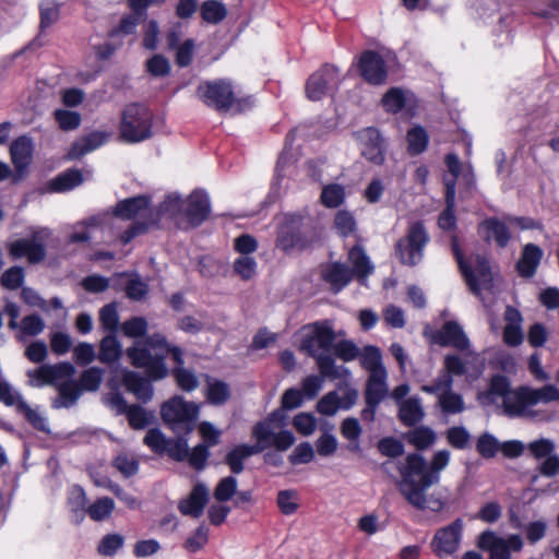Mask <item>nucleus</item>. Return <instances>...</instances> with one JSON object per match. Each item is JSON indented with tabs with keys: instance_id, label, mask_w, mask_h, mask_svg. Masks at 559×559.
Here are the masks:
<instances>
[{
	"instance_id": "obj_8",
	"label": "nucleus",
	"mask_w": 559,
	"mask_h": 559,
	"mask_svg": "<svg viewBox=\"0 0 559 559\" xmlns=\"http://www.w3.org/2000/svg\"><path fill=\"white\" fill-rule=\"evenodd\" d=\"M275 246L286 254L302 251L309 247L300 214H284L277 223Z\"/></svg>"
},
{
	"instance_id": "obj_18",
	"label": "nucleus",
	"mask_w": 559,
	"mask_h": 559,
	"mask_svg": "<svg viewBox=\"0 0 559 559\" xmlns=\"http://www.w3.org/2000/svg\"><path fill=\"white\" fill-rule=\"evenodd\" d=\"M361 155L369 162L381 165L384 162V144L380 132L374 128H365L356 133Z\"/></svg>"
},
{
	"instance_id": "obj_34",
	"label": "nucleus",
	"mask_w": 559,
	"mask_h": 559,
	"mask_svg": "<svg viewBox=\"0 0 559 559\" xmlns=\"http://www.w3.org/2000/svg\"><path fill=\"white\" fill-rule=\"evenodd\" d=\"M386 379V371L369 374L365 392L366 401H371L372 403H381L383 401L389 393Z\"/></svg>"
},
{
	"instance_id": "obj_21",
	"label": "nucleus",
	"mask_w": 559,
	"mask_h": 559,
	"mask_svg": "<svg viewBox=\"0 0 559 559\" xmlns=\"http://www.w3.org/2000/svg\"><path fill=\"white\" fill-rule=\"evenodd\" d=\"M185 204L186 206L183 209V216L193 227L201 225L210 215V198L204 191H193Z\"/></svg>"
},
{
	"instance_id": "obj_61",
	"label": "nucleus",
	"mask_w": 559,
	"mask_h": 559,
	"mask_svg": "<svg viewBox=\"0 0 559 559\" xmlns=\"http://www.w3.org/2000/svg\"><path fill=\"white\" fill-rule=\"evenodd\" d=\"M22 394L15 390L8 381L0 380V403L5 406H14L16 409L23 403Z\"/></svg>"
},
{
	"instance_id": "obj_35",
	"label": "nucleus",
	"mask_w": 559,
	"mask_h": 559,
	"mask_svg": "<svg viewBox=\"0 0 559 559\" xmlns=\"http://www.w3.org/2000/svg\"><path fill=\"white\" fill-rule=\"evenodd\" d=\"M424 415L425 413L420 399L411 397L401 402L399 407V417L405 426H415L424 418Z\"/></svg>"
},
{
	"instance_id": "obj_4",
	"label": "nucleus",
	"mask_w": 559,
	"mask_h": 559,
	"mask_svg": "<svg viewBox=\"0 0 559 559\" xmlns=\"http://www.w3.org/2000/svg\"><path fill=\"white\" fill-rule=\"evenodd\" d=\"M197 94L206 106L213 107L223 114H241L252 108L254 104L250 96L235 97L231 82L227 80L204 82L199 85Z\"/></svg>"
},
{
	"instance_id": "obj_1",
	"label": "nucleus",
	"mask_w": 559,
	"mask_h": 559,
	"mask_svg": "<svg viewBox=\"0 0 559 559\" xmlns=\"http://www.w3.org/2000/svg\"><path fill=\"white\" fill-rule=\"evenodd\" d=\"M450 452L437 451L430 463L419 453H409L405 463L399 468L401 479L397 489L402 497L413 508L432 512L441 511L445 506V499L438 492L428 495V489L441 479V472L449 465Z\"/></svg>"
},
{
	"instance_id": "obj_28",
	"label": "nucleus",
	"mask_w": 559,
	"mask_h": 559,
	"mask_svg": "<svg viewBox=\"0 0 559 559\" xmlns=\"http://www.w3.org/2000/svg\"><path fill=\"white\" fill-rule=\"evenodd\" d=\"M207 501L209 489L204 484L199 483L193 487L190 495L180 501L178 508L183 515H190L198 519L203 514V510Z\"/></svg>"
},
{
	"instance_id": "obj_41",
	"label": "nucleus",
	"mask_w": 559,
	"mask_h": 559,
	"mask_svg": "<svg viewBox=\"0 0 559 559\" xmlns=\"http://www.w3.org/2000/svg\"><path fill=\"white\" fill-rule=\"evenodd\" d=\"M445 210L440 214L438 219V225L440 228L444 230H450L455 226V215H454V205H455V190H454V181L447 183L445 191Z\"/></svg>"
},
{
	"instance_id": "obj_11",
	"label": "nucleus",
	"mask_w": 559,
	"mask_h": 559,
	"mask_svg": "<svg viewBox=\"0 0 559 559\" xmlns=\"http://www.w3.org/2000/svg\"><path fill=\"white\" fill-rule=\"evenodd\" d=\"M453 379L449 374H439L431 384L421 386L426 393L433 394L438 404L445 415H454L465 409L464 400L461 394L452 390Z\"/></svg>"
},
{
	"instance_id": "obj_15",
	"label": "nucleus",
	"mask_w": 559,
	"mask_h": 559,
	"mask_svg": "<svg viewBox=\"0 0 559 559\" xmlns=\"http://www.w3.org/2000/svg\"><path fill=\"white\" fill-rule=\"evenodd\" d=\"M463 528L462 519H456L449 525L437 530L430 543L433 554L440 559L454 555L460 549Z\"/></svg>"
},
{
	"instance_id": "obj_26",
	"label": "nucleus",
	"mask_w": 559,
	"mask_h": 559,
	"mask_svg": "<svg viewBox=\"0 0 559 559\" xmlns=\"http://www.w3.org/2000/svg\"><path fill=\"white\" fill-rule=\"evenodd\" d=\"M479 234L486 242H496L498 247L504 248L511 239V233L504 222L496 217L483 221L478 227Z\"/></svg>"
},
{
	"instance_id": "obj_57",
	"label": "nucleus",
	"mask_w": 559,
	"mask_h": 559,
	"mask_svg": "<svg viewBox=\"0 0 559 559\" xmlns=\"http://www.w3.org/2000/svg\"><path fill=\"white\" fill-rule=\"evenodd\" d=\"M40 28L41 31L50 27L60 16V10L53 0H44L40 3Z\"/></svg>"
},
{
	"instance_id": "obj_38",
	"label": "nucleus",
	"mask_w": 559,
	"mask_h": 559,
	"mask_svg": "<svg viewBox=\"0 0 559 559\" xmlns=\"http://www.w3.org/2000/svg\"><path fill=\"white\" fill-rule=\"evenodd\" d=\"M257 453L260 452L254 444H239L227 453L226 464L234 474H240L243 471V461Z\"/></svg>"
},
{
	"instance_id": "obj_46",
	"label": "nucleus",
	"mask_w": 559,
	"mask_h": 559,
	"mask_svg": "<svg viewBox=\"0 0 559 559\" xmlns=\"http://www.w3.org/2000/svg\"><path fill=\"white\" fill-rule=\"evenodd\" d=\"M406 440L417 450H425L435 443L436 433L432 429L421 426L408 431Z\"/></svg>"
},
{
	"instance_id": "obj_50",
	"label": "nucleus",
	"mask_w": 559,
	"mask_h": 559,
	"mask_svg": "<svg viewBox=\"0 0 559 559\" xmlns=\"http://www.w3.org/2000/svg\"><path fill=\"white\" fill-rule=\"evenodd\" d=\"M527 393L530 394L532 406L538 403L547 404L559 399V389L554 384H546L538 389L528 386Z\"/></svg>"
},
{
	"instance_id": "obj_53",
	"label": "nucleus",
	"mask_w": 559,
	"mask_h": 559,
	"mask_svg": "<svg viewBox=\"0 0 559 559\" xmlns=\"http://www.w3.org/2000/svg\"><path fill=\"white\" fill-rule=\"evenodd\" d=\"M20 338L24 336H36L45 329V322L38 314L24 317L19 323Z\"/></svg>"
},
{
	"instance_id": "obj_47",
	"label": "nucleus",
	"mask_w": 559,
	"mask_h": 559,
	"mask_svg": "<svg viewBox=\"0 0 559 559\" xmlns=\"http://www.w3.org/2000/svg\"><path fill=\"white\" fill-rule=\"evenodd\" d=\"M227 15L225 5L216 0H206L201 4V16L206 23L217 24Z\"/></svg>"
},
{
	"instance_id": "obj_44",
	"label": "nucleus",
	"mask_w": 559,
	"mask_h": 559,
	"mask_svg": "<svg viewBox=\"0 0 559 559\" xmlns=\"http://www.w3.org/2000/svg\"><path fill=\"white\" fill-rule=\"evenodd\" d=\"M511 391L512 390H510V384L507 378L502 376H496L491 379L488 391L481 394L479 399L483 403H495L498 401V399L503 401L507 394H509Z\"/></svg>"
},
{
	"instance_id": "obj_54",
	"label": "nucleus",
	"mask_w": 559,
	"mask_h": 559,
	"mask_svg": "<svg viewBox=\"0 0 559 559\" xmlns=\"http://www.w3.org/2000/svg\"><path fill=\"white\" fill-rule=\"evenodd\" d=\"M99 321L103 330L109 334H116L119 325V316L115 304L104 306L99 312Z\"/></svg>"
},
{
	"instance_id": "obj_48",
	"label": "nucleus",
	"mask_w": 559,
	"mask_h": 559,
	"mask_svg": "<svg viewBox=\"0 0 559 559\" xmlns=\"http://www.w3.org/2000/svg\"><path fill=\"white\" fill-rule=\"evenodd\" d=\"M68 504L78 521L82 520L86 512L85 491L80 486H72L68 493Z\"/></svg>"
},
{
	"instance_id": "obj_58",
	"label": "nucleus",
	"mask_w": 559,
	"mask_h": 559,
	"mask_svg": "<svg viewBox=\"0 0 559 559\" xmlns=\"http://www.w3.org/2000/svg\"><path fill=\"white\" fill-rule=\"evenodd\" d=\"M185 201L179 194L170 193L159 205V214L177 217L183 215Z\"/></svg>"
},
{
	"instance_id": "obj_17",
	"label": "nucleus",
	"mask_w": 559,
	"mask_h": 559,
	"mask_svg": "<svg viewBox=\"0 0 559 559\" xmlns=\"http://www.w3.org/2000/svg\"><path fill=\"white\" fill-rule=\"evenodd\" d=\"M105 402L118 415L124 414L133 429H143L152 421L151 413L139 405H128L124 397L118 392L109 393Z\"/></svg>"
},
{
	"instance_id": "obj_29",
	"label": "nucleus",
	"mask_w": 559,
	"mask_h": 559,
	"mask_svg": "<svg viewBox=\"0 0 559 559\" xmlns=\"http://www.w3.org/2000/svg\"><path fill=\"white\" fill-rule=\"evenodd\" d=\"M112 218L114 216L108 213H100L88 217L87 219L78 224V227H82L83 229L72 233L69 237V241L72 243L88 241L92 238L93 229H110Z\"/></svg>"
},
{
	"instance_id": "obj_20",
	"label": "nucleus",
	"mask_w": 559,
	"mask_h": 559,
	"mask_svg": "<svg viewBox=\"0 0 559 559\" xmlns=\"http://www.w3.org/2000/svg\"><path fill=\"white\" fill-rule=\"evenodd\" d=\"M360 75L372 85H381L386 80V68L383 58L371 50L361 53L358 61Z\"/></svg>"
},
{
	"instance_id": "obj_36",
	"label": "nucleus",
	"mask_w": 559,
	"mask_h": 559,
	"mask_svg": "<svg viewBox=\"0 0 559 559\" xmlns=\"http://www.w3.org/2000/svg\"><path fill=\"white\" fill-rule=\"evenodd\" d=\"M122 356V346L116 334H108L103 337L99 344L98 360L103 364L111 365L119 361Z\"/></svg>"
},
{
	"instance_id": "obj_33",
	"label": "nucleus",
	"mask_w": 559,
	"mask_h": 559,
	"mask_svg": "<svg viewBox=\"0 0 559 559\" xmlns=\"http://www.w3.org/2000/svg\"><path fill=\"white\" fill-rule=\"evenodd\" d=\"M122 382L126 389L133 393L139 401L146 403L152 399L153 386L151 381L140 376L138 372L127 371Z\"/></svg>"
},
{
	"instance_id": "obj_45",
	"label": "nucleus",
	"mask_w": 559,
	"mask_h": 559,
	"mask_svg": "<svg viewBox=\"0 0 559 559\" xmlns=\"http://www.w3.org/2000/svg\"><path fill=\"white\" fill-rule=\"evenodd\" d=\"M407 150L411 155L421 154L428 146L429 135L420 126H414L406 134Z\"/></svg>"
},
{
	"instance_id": "obj_52",
	"label": "nucleus",
	"mask_w": 559,
	"mask_h": 559,
	"mask_svg": "<svg viewBox=\"0 0 559 559\" xmlns=\"http://www.w3.org/2000/svg\"><path fill=\"white\" fill-rule=\"evenodd\" d=\"M81 391L78 385L73 382H67L59 386V396L55 401L53 406L56 408L60 407H71L75 404L78 399L80 397Z\"/></svg>"
},
{
	"instance_id": "obj_16",
	"label": "nucleus",
	"mask_w": 559,
	"mask_h": 559,
	"mask_svg": "<svg viewBox=\"0 0 559 559\" xmlns=\"http://www.w3.org/2000/svg\"><path fill=\"white\" fill-rule=\"evenodd\" d=\"M531 455L538 461L537 469L545 477H555L559 474V454L552 440L540 438L527 444Z\"/></svg>"
},
{
	"instance_id": "obj_64",
	"label": "nucleus",
	"mask_w": 559,
	"mask_h": 559,
	"mask_svg": "<svg viewBox=\"0 0 559 559\" xmlns=\"http://www.w3.org/2000/svg\"><path fill=\"white\" fill-rule=\"evenodd\" d=\"M338 409H341L340 395L336 391L326 393L317 404V411L325 416H333Z\"/></svg>"
},
{
	"instance_id": "obj_60",
	"label": "nucleus",
	"mask_w": 559,
	"mask_h": 559,
	"mask_svg": "<svg viewBox=\"0 0 559 559\" xmlns=\"http://www.w3.org/2000/svg\"><path fill=\"white\" fill-rule=\"evenodd\" d=\"M237 479L234 476H227L221 479L214 490V498L219 502H226L237 491Z\"/></svg>"
},
{
	"instance_id": "obj_49",
	"label": "nucleus",
	"mask_w": 559,
	"mask_h": 559,
	"mask_svg": "<svg viewBox=\"0 0 559 559\" xmlns=\"http://www.w3.org/2000/svg\"><path fill=\"white\" fill-rule=\"evenodd\" d=\"M320 199L324 206L335 209L345 200V188L338 183L324 186Z\"/></svg>"
},
{
	"instance_id": "obj_42",
	"label": "nucleus",
	"mask_w": 559,
	"mask_h": 559,
	"mask_svg": "<svg viewBox=\"0 0 559 559\" xmlns=\"http://www.w3.org/2000/svg\"><path fill=\"white\" fill-rule=\"evenodd\" d=\"M349 262L353 265V273L355 272L358 276L366 278L373 271L368 255L364 251L362 247L355 246L348 252Z\"/></svg>"
},
{
	"instance_id": "obj_39",
	"label": "nucleus",
	"mask_w": 559,
	"mask_h": 559,
	"mask_svg": "<svg viewBox=\"0 0 559 559\" xmlns=\"http://www.w3.org/2000/svg\"><path fill=\"white\" fill-rule=\"evenodd\" d=\"M205 396L212 405H224L230 397L229 385L222 380L207 377Z\"/></svg>"
},
{
	"instance_id": "obj_56",
	"label": "nucleus",
	"mask_w": 559,
	"mask_h": 559,
	"mask_svg": "<svg viewBox=\"0 0 559 559\" xmlns=\"http://www.w3.org/2000/svg\"><path fill=\"white\" fill-rule=\"evenodd\" d=\"M53 117L58 122L59 128L63 131H72L78 129L82 120L79 112L67 109H56Z\"/></svg>"
},
{
	"instance_id": "obj_13",
	"label": "nucleus",
	"mask_w": 559,
	"mask_h": 559,
	"mask_svg": "<svg viewBox=\"0 0 559 559\" xmlns=\"http://www.w3.org/2000/svg\"><path fill=\"white\" fill-rule=\"evenodd\" d=\"M341 82L342 76L338 69L331 64H324L307 80L306 95L312 102L320 100L334 93Z\"/></svg>"
},
{
	"instance_id": "obj_14",
	"label": "nucleus",
	"mask_w": 559,
	"mask_h": 559,
	"mask_svg": "<svg viewBox=\"0 0 559 559\" xmlns=\"http://www.w3.org/2000/svg\"><path fill=\"white\" fill-rule=\"evenodd\" d=\"M48 228H39L32 233L31 239H19L10 243L9 252L14 259L26 258L32 264L41 262L46 257L44 240L50 236Z\"/></svg>"
},
{
	"instance_id": "obj_7",
	"label": "nucleus",
	"mask_w": 559,
	"mask_h": 559,
	"mask_svg": "<svg viewBox=\"0 0 559 559\" xmlns=\"http://www.w3.org/2000/svg\"><path fill=\"white\" fill-rule=\"evenodd\" d=\"M160 414L163 420L174 432L189 435L194 429L199 406L176 395L163 404Z\"/></svg>"
},
{
	"instance_id": "obj_62",
	"label": "nucleus",
	"mask_w": 559,
	"mask_h": 559,
	"mask_svg": "<svg viewBox=\"0 0 559 559\" xmlns=\"http://www.w3.org/2000/svg\"><path fill=\"white\" fill-rule=\"evenodd\" d=\"M104 370L98 367H91L83 371L80 378L81 386L86 391H96L103 381Z\"/></svg>"
},
{
	"instance_id": "obj_43",
	"label": "nucleus",
	"mask_w": 559,
	"mask_h": 559,
	"mask_svg": "<svg viewBox=\"0 0 559 559\" xmlns=\"http://www.w3.org/2000/svg\"><path fill=\"white\" fill-rule=\"evenodd\" d=\"M361 366L368 373H377L379 371H386L382 364V355L378 347L369 345L364 347L359 356Z\"/></svg>"
},
{
	"instance_id": "obj_59",
	"label": "nucleus",
	"mask_w": 559,
	"mask_h": 559,
	"mask_svg": "<svg viewBox=\"0 0 559 559\" xmlns=\"http://www.w3.org/2000/svg\"><path fill=\"white\" fill-rule=\"evenodd\" d=\"M234 272L243 281H249L257 273V262L250 255H241L234 262Z\"/></svg>"
},
{
	"instance_id": "obj_25",
	"label": "nucleus",
	"mask_w": 559,
	"mask_h": 559,
	"mask_svg": "<svg viewBox=\"0 0 559 559\" xmlns=\"http://www.w3.org/2000/svg\"><path fill=\"white\" fill-rule=\"evenodd\" d=\"M151 213L150 199L144 195H138L120 201L114 211V216L122 219L143 218Z\"/></svg>"
},
{
	"instance_id": "obj_24",
	"label": "nucleus",
	"mask_w": 559,
	"mask_h": 559,
	"mask_svg": "<svg viewBox=\"0 0 559 559\" xmlns=\"http://www.w3.org/2000/svg\"><path fill=\"white\" fill-rule=\"evenodd\" d=\"M321 276L334 293H338L352 281L353 271L344 263L331 262L322 266Z\"/></svg>"
},
{
	"instance_id": "obj_19",
	"label": "nucleus",
	"mask_w": 559,
	"mask_h": 559,
	"mask_svg": "<svg viewBox=\"0 0 559 559\" xmlns=\"http://www.w3.org/2000/svg\"><path fill=\"white\" fill-rule=\"evenodd\" d=\"M528 386H520L507 394L502 401L503 413L509 417L535 418L537 413L532 409Z\"/></svg>"
},
{
	"instance_id": "obj_63",
	"label": "nucleus",
	"mask_w": 559,
	"mask_h": 559,
	"mask_svg": "<svg viewBox=\"0 0 559 559\" xmlns=\"http://www.w3.org/2000/svg\"><path fill=\"white\" fill-rule=\"evenodd\" d=\"M500 443L496 437L490 433H483L476 444L478 453L486 459L493 457L499 451Z\"/></svg>"
},
{
	"instance_id": "obj_55",
	"label": "nucleus",
	"mask_w": 559,
	"mask_h": 559,
	"mask_svg": "<svg viewBox=\"0 0 559 559\" xmlns=\"http://www.w3.org/2000/svg\"><path fill=\"white\" fill-rule=\"evenodd\" d=\"M332 350L337 358L345 362L355 360L360 354L358 346L349 340L333 343Z\"/></svg>"
},
{
	"instance_id": "obj_30",
	"label": "nucleus",
	"mask_w": 559,
	"mask_h": 559,
	"mask_svg": "<svg viewBox=\"0 0 559 559\" xmlns=\"http://www.w3.org/2000/svg\"><path fill=\"white\" fill-rule=\"evenodd\" d=\"M109 135L110 134L105 131H93L88 133L72 144L67 155L68 158L78 159L97 150L107 142Z\"/></svg>"
},
{
	"instance_id": "obj_31",
	"label": "nucleus",
	"mask_w": 559,
	"mask_h": 559,
	"mask_svg": "<svg viewBox=\"0 0 559 559\" xmlns=\"http://www.w3.org/2000/svg\"><path fill=\"white\" fill-rule=\"evenodd\" d=\"M506 326L503 329V342L512 347L519 346L523 342L522 322L523 318L521 312L508 306L504 311Z\"/></svg>"
},
{
	"instance_id": "obj_51",
	"label": "nucleus",
	"mask_w": 559,
	"mask_h": 559,
	"mask_svg": "<svg viewBox=\"0 0 559 559\" xmlns=\"http://www.w3.org/2000/svg\"><path fill=\"white\" fill-rule=\"evenodd\" d=\"M115 509V502L109 497H103L97 499L94 503H92L86 512L90 518L94 521H103L108 518Z\"/></svg>"
},
{
	"instance_id": "obj_5",
	"label": "nucleus",
	"mask_w": 559,
	"mask_h": 559,
	"mask_svg": "<svg viewBox=\"0 0 559 559\" xmlns=\"http://www.w3.org/2000/svg\"><path fill=\"white\" fill-rule=\"evenodd\" d=\"M285 421V413L277 409L253 426L252 437L255 440L254 447L259 449V452L270 448L284 452L295 443L294 433L284 429Z\"/></svg>"
},
{
	"instance_id": "obj_27",
	"label": "nucleus",
	"mask_w": 559,
	"mask_h": 559,
	"mask_svg": "<svg viewBox=\"0 0 559 559\" xmlns=\"http://www.w3.org/2000/svg\"><path fill=\"white\" fill-rule=\"evenodd\" d=\"M544 251L534 243H526L521 252V257L516 262V271L523 278H532L542 262Z\"/></svg>"
},
{
	"instance_id": "obj_2",
	"label": "nucleus",
	"mask_w": 559,
	"mask_h": 559,
	"mask_svg": "<svg viewBox=\"0 0 559 559\" xmlns=\"http://www.w3.org/2000/svg\"><path fill=\"white\" fill-rule=\"evenodd\" d=\"M127 355L134 367L145 369L151 380H159L167 376L165 358L167 355H171L178 365L174 369L178 386L183 391L191 392L199 385L194 372L182 367V350L178 346L170 345L162 334H153L144 341L135 342L132 347L127 349Z\"/></svg>"
},
{
	"instance_id": "obj_12",
	"label": "nucleus",
	"mask_w": 559,
	"mask_h": 559,
	"mask_svg": "<svg viewBox=\"0 0 559 559\" xmlns=\"http://www.w3.org/2000/svg\"><path fill=\"white\" fill-rule=\"evenodd\" d=\"M477 546L489 554V559H510V552H519L523 548V539L519 534L507 537L493 531H485L477 538Z\"/></svg>"
},
{
	"instance_id": "obj_3",
	"label": "nucleus",
	"mask_w": 559,
	"mask_h": 559,
	"mask_svg": "<svg viewBox=\"0 0 559 559\" xmlns=\"http://www.w3.org/2000/svg\"><path fill=\"white\" fill-rule=\"evenodd\" d=\"M335 340L336 333L330 320L317 321L302 328L300 350L316 359L320 374L332 380L350 374L346 367L337 366L331 355Z\"/></svg>"
},
{
	"instance_id": "obj_37",
	"label": "nucleus",
	"mask_w": 559,
	"mask_h": 559,
	"mask_svg": "<svg viewBox=\"0 0 559 559\" xmlns=\"http://www.w3.org/2000/svg\"><path fill=\"white\" fill-rule=\"evenodd\" d=\"M414 98V95L400 87L390 88L382 97V105L389 112H399Z\"/></svg>"
},
{
	"instance_id": "obj_32",
	"label": "nucleus",
	"mask_w": 559,
	"mask_h": 559,
	"mask_svg": "<svg viewBox=\"0 0 559 559\" xmlns=\"http://www.w3.org/2000/svg\"><path fill=\"white\" fill-rule=\"evenodd\" d=\"M10 154L15 169L23 175L32 162V140L26 135L15 139L11 144Z\"/></svg>"
},
{
	"instance_id": "obj_23",
	"label": "nucleus",
	"mask_w": 559,
	"mask_h": 559,
	"mask_svg": "<svg viewBox=\"0 0 559 559\" xmlns=\"http://www.w3.org/2000/svg\"><path fill=\"white\" fill-rule=\"evenodd\" d=\"M73 373L74 367L70 362H60L52 366L44 365L38 369L27 371L29 385L32 386H40L60 377L72 376Z\"/></svg>"
},
{
	"instance_id": "obj_6",
	"label": "nucleus",
	"mask_w": 559,
	"mask_h": 559,
	"mask_svg": "<svg viewBox=\"0 0 559 559\" xmlns=\"http://www.w3.org/2000/svg\"><path fill=\"white\" fill-rule=\"evenodd\" d=\"M153 112L144 105L129 104L121 111L119 138L126 143H140L153 136Z\"/></svg>"
},
{
	"instance_id": "obj_22",
	"label": "nucleus",
	"mask_w": 559,
	"mask_h": 559,
	"mask_svg": "<svg viewBox=\"0 0 559 559\" xmlns=\"http://www.w3.org/2000/svg\"><path fill=\"white\" fill-rule=\"evenodd\" d=\"M432 342L440 346H452L457 350H467L469 341L462 326L455 321H448L432 335Z\"/></svg>"
},
{
	"instance_id": "obj_40",
	"label": "nucleus",
	"mask_w": 559,
	"mask_h": 559,
	"mask_svg": "<svg viewBox=\"0 0 559 559\" xmlns=\"http://www.w3.org/2000/svg\"><path fill=\"white\" fill-rule=\"evenodd\" d=\"M83 182V175L79 169H69L50 180L49 190L52 192H66L74 189Z\"/></svg>"
},
{
	"instance_id": "obj_10",
	"label": "nucleus",
	"mask_w": 559,
	"mask_h": 559,
	"mask_svg": "<svg viewBox=\"0 0 559 559\" xmlns=\"http://www.w3.org/2000/svg\"><path fill=\"white\" fill-rule=\"evenodd\" d=\"M452 251L467 286L473 294L478 296L481 287L489 285L491 282L490 266L487 258L476 255L474 267H469L463 258L456 237L452 239Z\"/></svg>"
},
{
	"instance_id": "obj_9",
	"label": "nucleus",
	"mask_w": 559,
	"mask_h": 559,
	"mask_svg": "<svg viewBox=\"0 0 559 559\" xmlns=\"http://www.w3.org/2000/svg\"><path fill=\"white\" fill-rule=\"evenodd\" d=\"M429 239L423 222L411 223L405 237L399 239L395 245L399 260L405 265H417L424 258V250Z\"/></svg>"
}]
</instances>
